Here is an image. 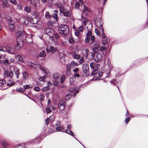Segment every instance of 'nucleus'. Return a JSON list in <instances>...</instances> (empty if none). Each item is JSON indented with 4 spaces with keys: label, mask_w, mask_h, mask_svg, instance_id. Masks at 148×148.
Listing matches in <instances>:
<instances>
[{
    "label": "nucleus",
    "mask_w": 148,
    "mask_h": 148,
    "mask_svg": "<svg viewBox=\"0 0 148 148\" xmlns=\"http://www.w3.org/2000/svg\"><path fill=\"white\" fill-rule=\"evenodd\" d=\"M58 30L59 33L63 36H66L69 32L68 26L64 24H62L60 26Z\"/></svg>",
    "instance_id": "nucleus-1"
},
{
    "label": "nucleus",
    "mask_w": 148,
    "mask_h": 148,
    "mask_svg": "<svg viewBox=\"0 0 148 148\" xmlns=\"http://www.w3.org/2000/svg\"><path fill=\"white\" fill-rule=\"evenodd\" d=\"M76 78L74 77H71L69 79V82L70 86L69 88V91L72 92L75 91L76 88L75 86Z\"/></svg>",
    "instance_id": "nucleus-2"
},
{
    "label": "nucleus",
    "mask_w": 148,
    "mask_h": 148,
    "mask_svg": "<svg viewBox=\"0 0 148 148\" xmlns=\"http://www.w3.org/2000/svg\"><path fill=\"white\" fill-rule=\"evenodd\" d=\"M60 75L59 73H55L53 75V84L55 86H57L58 84V82Z\"/></svg>",
    "instance_id": "nucleus-3"
},
{
    "label": "nucleus",
    "mask_w": 148,
    "mask_h": 148,
    "mask_svg": "<svg viewBox=\"0 0 148 148\" xmlns=\"http://www.w3.org/2000/svg\"><path fill=\"white\" fill-rule=\"evenodd\" d=\"M94 59L96 62H100L103 59L102 56L99 52H96L94 54Z\"/></svg>",
    "instance_id": "nucleus-4"
},
{
    "label": "nucleus",
    "mask_w": 148,
    "mask_h": 148,
    "mask_svg": "<svg viewBox=\"0 0 148 148\" xmlns=\"http://www.w3.org/2000/svg\"><path fill=\"white\" fill-rule=\"evenodd\" d=\"M44 32L51 37H52L54 34V31L52 29L49 28L45 29Z\"/></svg>",
    "instance_id": "nucleus-5"
},
{
    "label": "nucleus",
    "mask_w": 148,
    "mask_h": 148,
    "mask_svg": "<svg viewBox=\"0 0 148 148\" xmlns=\"http://www.w3.org/2000/svg\"><path fill=\"white\" fill-rule=\"evenodd\" d=\"M100 28L101 29L102 32V38L103 39V45H106L107 43L108 40L107 38H106L105 35L104 33V29H103L102 25H100Z\"/></svg>",
    "instance_id": "nucleus-6"
},
{
    "label": "nucleus",
    "mask_w": 148,
    "mask_h": 148,
    "mask_svg": "<svg viewBox=\"0 0 148 148\" xmlns=\"http://www.w3.org/2000/svg\"><path fill=\"white\" fill-rule=\"evenodd\" d=\"M24 37L23 38L26 39V41L29 43H31L32 42V35L25 34L24 35Z\"/></svg>",
    "instance_id": "nucleus-7"
},
{
    "label": "nucleus",
    "mask_w": 148,
    "mask_h": 148,
    "mask_svg": "<svg viewBox=\"0 0 148 148\" xmlns=\"http://www.w3.org/2000/svg\"><path fill=\"white\" fill-rule=\"evenodd\" d=\"M13 76V72L10 71L5 70L4 72V76L5 77L12 78Z\"/></svg>",
    "instance_id": "nucleus-8"
},
{
    "label": "nucleus",
    "mask_w": 148,
    "mask_h": 148,
    "mask_svg": "<svg viewBox=\"0 0 148 148\" xmlns=\"http://www.w3.org/2000/svg\"><path fill=\"white\" fill-rule=\"evenodd\" d=\"M39 68L41 70L44 71L45 74L47 75L49 74V71L45 67H41L40 65V66L39 67L37 66V65L34 66V69H38Z\"/></svg>",
    "instance_id": "nucleus-9"
},
{
    "label": "nucleus",
    "mask_w": 148,
    "mask_h": 148,
    "mask_svg": "<svg viewBox=\"0 0 148 148\" xmlns=\"http://www.w3.org/2000/svg\"><path fill=\"white\" fill-rule=\"evenodd\" d=\"M23 45L22 41H17L16 45L14 46V48L16 50H19L23 47Z\"/></svg>",
    "instance_id": "nucleus-10"
},
{
    "label": "nucleus",
    "mask_w": 148,
    "mask_h": 148,
    "mask_svg": "<svg viewBox=\"0 0 148 148\" xmlns=\"http://www.w3.org/2000/svg\"><path fill=\"white\" fill-rule=\"evenodd\" d=\"M58 50V49L57 47H55L52 46H51L49 49H47V52L52 53H54Z\"/></svg>",
    "instance_id": "nucleus-11"
},
{
    "label": "nucleus",
    "mask_w": 148,
    "mask_h": 148,
    "mask_svg": "<svg viewBox=\"0 0 148 148\" xmlns=\"http://www.w3.org/2000/svg\"><path fill=\"white\" fill-rule=\"evenodd\" d=\"M6 85V81L5 79H2L0 80V86L2 87L3 89H5L7 88L5 87Z\"/></svg>",
    "instance_id": "nucleus-12"
},
{
    "label": "nucleus",
    "mask_w": 148,
    "mask_h": 148,
    "mask_svg": "<svg viewBox=\"0 0 148 148\" xmlns=\"http://www.w3.org/2000/svg\"><path fill=\"white\" fill-rule=\"evenodd\" d=\"M63 14L64 16L68 17H70L71 16V13L69 11V9H63Z\"/></svg>",
    "instance_id": "nucleus-13"
},
{
    "label": "nucleus",
    "mask_w": 148,
    "mask_h": 148,
    "mask_svg": "<svg viewBox=\"0 0 148 148\" xmlns=\"http://www.w3.org/2000/svg\"><path fill=\"white\" fill-rule=\"evenodd\" d=\"M5 50V51H7L8 53H12L14 52V50L13 49L9 47H4Z\"/></svg>",
    "instance_id": "nucleus-14"
},
{
    "label": "nucleus",
    "mask_w": 148,
    "mask_h": 148,
    "mask_svg": "<svg viewBox=\"0 0 148 148\" xmlns=\"http://www.w3.org/2000/svg\"><path fill=\"white\" fill-rule=\"evenodd\" d=\"M65 104L64 102H60L58 104L59 109L61 111L64 110L65 108Z\"/></svg>",
    "instance_id": "nucleus-15"
},
{
    "label": "nucleus",
    "mask_w": 148,
    "mask_h": 148,
    "mask_svg": "<svg viewBox=\"0 0 148 148\" xmlns=\"http://www.w3.org/2000/svg\"><path fill=\"white\" fill-rule=\"evenodd\" d=\"M27 65L31 69H34V66L37 65L38 66H40V64H36L30 62H28L27 63Z\"/></svg>",
    "instance_id": "nucleus-16"
},
{
    "label": "nucleus",
    "mask_w": 148,
    "mask_h": 148,
    "mask_svg": "<svg viewBox=\"0 0 148 148\" xmlns=\"http://www.w3.org/2000/svg\"><path fill=\"white\" fill-rule=\"evenodd\" d=\"M89 71H83L82 72V73L81 75L82 77H87L89 75Z\"/></svg>",
    "instance_id": "nucleus-17"
},
{
    "label": "nucleus",
    "mask_w": 148,
    "mask_h": 148,
    "mask_svg": "<svg viewBox=\"0 0 148 148\" xmlns=\"http://www.w3.org/2000/svg\"><path fill=\"white\" fill-rule=\"evenodd\" d=\"M25 34H26L25 33H24V34L23 33V31L21 30H19L18 32H17L16 34V35L17 36H23V38H24V35Z\"/></svg>",
    "instance_id": "nucleus-18"
},
{
    "label": "nucleus",
    "mask_w": 148,
    "mask_h": 148,
    "mask_svg": "<svg viewBox=\"0 0 148 148\" xmlns=\"http://www.w3.org/2000/svg\"><path fill=\"white\" fill-rule=\"evenodd\" d=\"M89 66L87 64H84L82 66V71H88Z\"/></svg>",
    "instance_id": "nucleus-19"
},
{
    "label": "nucleus",
    "mask_w": 148,
    "mask_h": 148,
    "mask_svg": "<svg viewBox=\"0 0 148 148\" xmlns=\"http://www.w3.org/2000/svg\"><path fill=\"white\" fill-rule=\"evenodd\" d=\"M1 144L5 148H7L9 145V144L8 142L5 140H3L2 141Z\"/></svg>",
    "instance_id": "nucleus-20"
},
{
    "label": "nucleus",
    "mask_w": 148,
    "mask_h": 148,
    "mask_svg": "<svg viewBox=\"0 0 148 148\" xmlns=\"http://www.w3.org/2000/svg\"><path fill=\"white\" fill-rule=\"evenodd\" d=\"M87 57L89 59L91 60L94 58V54L92 53H89L87 54Z\"/></svg>",
    "instance_id": "nucleus-21"
},
{
    "label": "nucleus",
    "mask_w": 148,
    "mask_h": 148,
    "mask_svg": "<svg viewBox=\"0 0 148 148\" xmlns=\"http://www.w3.org/2000/svg\"><path fill=\"white\" fill-rule=\"evenodd\" d=\"M66 79V77L64 75H62L60 78V82L61 84H63Z\"/></svg>",
    "instance_id": "nucleus-22"
},
{
    "label": "nucleus",
    "mask_w": 148,
    "mask_h": 148,
    "mask_svg": "<svg viewBox=\"0 0 148 148\" xmlns=\"http://www.w3.org/2000/svg\"><path fill=\"white\" fill-rule=\"evenodd\" d=\"M20 21L24 24H27L28 23V21L26 20L24 17L21 18L20 19Z\"/></svg>",
    "instance_id": "nucleus-23"
},
{
    "label": "nucleus",
    "mask_w": 148,
    "mask_h": 148,
    "mask_svg": "<svg viewBox=\"0 0 148 148\" xmlns=\"http://www.w3.org/2000/svg\"><path fill=\"white\" fill-rule=\"evenodd\" d=\"M56 130L57 131H61L64 132H65V130H64V128L62 126L58 127L56 128Z\"/></svg>",
    "instance_id": "nucleus-24"
},
{
    "label": "nucleus",
    "mask_w": 148,
    "mask_h": 148,
    "mask_svg": "<svg viewBox=\"0 0 148 148\" xmlns=\"http://www.w3.org/2000/svg\"><path fill=\"white\" fill-rule=\"evenodd\" d=\"M40 56L41 57H45L46 56V54L44 51L42 50L40 53Z\"/></svg>",
    "instance_id": "nucleus-25"
},
{
    "label": "nucleus",
    "mask_w": 148,
    "mask_h": 148,
    "mask_svg": "<svg viewBox=\"0 0 148 148\" xmlns=\"http://www.w3.org/2000/svg\"><path fill=\"white\" fill-rule=\"evenodd\" d=\"M39 98L41 101H43L44 99V95L43 93H40L39 96Z\"/></svg>",
    "instance_id": "nucleus-26"
},
{
    "label": "nucleus",
    "mask_w": 148,
    "mask_h": 148,
    "mask_svg": "<svg viewBox=\"0 0 148 148\" xmlns=\"http://www.w3.org/2000/svg\"><path fill=\"white\" fill-rule=\"evenodd\" d=\"M15 57L16 59L18 60L21 62H23V61L22 57L19 55L16 56Z\"/></svg>",
    "instance_id": "nucleus-27"
},
{
    "label": "nucleus",
    "mask_w": 148,
    "mask_h": 148,
    "mask_svg": "<svg viewBox=\"0 0 148 148\" xmlns=\"http://www.w3.org/2000/svg\"><path fill=\"white\" fill-rule=\"evenodd\" d=\"M98 70L97 69H93V71L91 74V75L93 76L95 75L98 72Z\"/></svg>",
    "instance_id": "nucleus-28"
},
{
    "label": "nucleus",
    "mask_w": 148,
    "mask_h": 148,
    "mask_svg": "<svg viewBox=\"0 0 148 148\" xmlns=\"http://www.w3.org/2000/svg\"><path fill=\"white\" fill-rule=\"evenodd\" d=\"M25 144L24 143H22L18 145L14 148H25Z\"/></svg>",
    "instance_id": "nucleus-29"
},
{
    "label": "nucleus",
    "mask_w": 148,
    "mask_h": 148,
    "mask_svg": "<svg viewBox=\"0 0 148 148\" xmlns=\"http://www.w3.org/2000/svg\"><path fill=\"white\" fill-rule=\"evenodd\" d=\"M25 10L27 13H29L31 11V9L30 7L27 6L24 8Z\"/></svg>",
    "instance_id": "nucleus-30"
},
{
    "label": "nucleus",
    "mask_w": 148,
    "mask_h": 148,
    "mask_svg": "<svg viewBox=\"0 0 148 148\" xmlns=\"http://www.w3.org/2000/svg\"><path fill=\"white\" fill-rule=\"evenodd\" d=\"M3 3V5L4 7L5 8L8 7V4L6 0H1Z\"/></svg>",
    "instance_id": "nucleus-31"
},
{
    "label": "nucleus",
    "mask_w": 148,
    "mask_h": 148,
    "mask_svg": "<svg viewBox=\"0 0 148 148\" xmlns=\"http://www.w3.org/2000/svg\"><path fill=\"white\" fill-rule=\"evenodd\" d=\"M39 3L38 1H34L33 2H31V4L34 6V7H36L37 6V4Z\"/></svg>",
    "instance_id": "nucleus-32"
},
{
    "label": "nucleus",
    "mask_w": 148,
    "mask_h": 148,
    "mask_svg": "<svg viewBox=\"0 0 148 148\" xmlns=\"http://www.w3.org/2000/svg\"><path fill=\"white\" fill-rule=\"evenodd\" d=\"M85 14L83 13L82 16L81 20H82V21L83 22H85L87 21V19L86 18V17H84V15Z\"/></svg>",
    "instance_id": "nucleus-33"
},
{
    "label": "nucleus",
    "mask_w": 148,
    "mask_h": 148,
    "mask_svg": "<svg viewBox=\"0 0 148 148\" xmlns=\"http://www.w3.org/2000/svg\"><path fill=\"white\" fill-rule=\"evenodd\" d=\"M57 7L60 8V11L61 13L62 12L63 8H62V5L58 4L57 5Z\"/></svg>",
    "instance_id": "nucleus-34"
},
{
    "label": "nucleus",
    "mask_w": 148,
    "mask_h": 148,
    "mask_svg": "<svg viewBox=\"0 0 148 148\" xmlns=\"http://www.w3.org/2000/svg\"><path fill=\"white\" fill-rule=\"evenodd\" d=\"M90 68L92 69H97L96 68V66L94 63H91L90 64Z\"/></svg>",
    "instance_id": "nucleus-35"
},
{
    "label": "nucleus",
    "mask_w": 148,
    "mask_h": 148,
    "mask_svg": "<svg viewBox=\"0 0 148 148\" xmlns=\"http://www.w3.org/2000/svg\"><path fill=\"white\" fill-rule=\"evenodd\" d=\"M65 132H66L67 133L69 134L70 135H71V136H74V135L73 134V132L72 131H71L70 130H65Z\"/></svg>",
    "instance_id": "nucleus-36"
},
{
    "label": "nucleus",
    "mask_w": 148,
    "mask_h": 148,
    "mask_svg": "<svg viewBox=\"0 0 148 148\" xmlns=\"http://www.w3.org/2000/svg\"><path fill=\"white\" fill-rule=\"evenodd\" d=\"M55 119V117L53 115H51L48 118L50 121L51 122H53Z\"/></svg>",
    "instance_id": "nucleus-37"
},
{
    "label": "nucleus",
    "mask_w": 148,
    "mask_h": 148,
    "mask_svg": "<svg viewBox=\"0 0 148 148\" xmlns=\"http://www.w3.org/2000/svg\"><path fill=\"white\" fill-rule=\"evenodd\" d=\"M23 76L24 78L26 79L28 78V75L26 72H25L23 73Z\"/></svg>",
    "instance_id": "nucleus-38"
},
{
    "label": "nucleus",
    "mask_w": 148,
    "mask_h": 148,
    "mask_svg": "<svg viewBox=\"0 0 148 148\" xmlns=\"http://www.w3.org/2000/svg\"><path fill=\"white\" fill-rule=\"evenodd\" d=\"M90 38L88 37H86L85 39V42L87 44H88L90 42Z\"/></svg>",
    "instance_id": "nucleus-39"
},
{
    "label": "nucleus",
    "mask_w": 148,
    "mask_h": 148,
    "mask_svg": "<svg viewBox=\"0 0 148 148\" xmlns=\"http://www.w3.org/2000/svg\"><path fill=\"white\" fill-rule=\"evenodd\" d=\"M81 57V56L79 54H75L73 56V57L76 59H79Z\"/></svg>",
    "instance_id": "nucleus-40"
},
{
    "label": "nucleus",
    "mask_w": 148,
    "mask_h": 148,
    "mask_svg": "<svg viewBox=\"0 0 148 148\" xmlns=\"http://www.w3.org/2000/svg\"><path fill=\"white\" fill-rule=\"evenodd\" d=\"M84 29V27L82 26H81L79 27L78 30L80 32H82Z\"/></svg>",
    "instance_id": "nucleus-41"
},
{
    "label": "nucleus",
    "mask_w": 148,
    "mask_h": 148,
    "mask_svg": "<svg viewBox=\"0 0 148 148\" xmlns=\"http://www.w3.org/2000/svg\"><path fill=\"white\" fill-rule=\"evenodd\" d=\"M16 90L18 92H24L25 91V90L21 87H19L18 88H17L16 89Z\"/></svg>",
    "instance_id": "nucleus-42"
},
{
    "label": "nucleus",
    "mask_w": 148,
    "mask_h": 148,
    "mask_svg": "<svg viewBox=\"0 0 148 148\" xmlns=\"http://www.w3.org/2000/svg\"><path fill=\"white\" fill-rule=\"evenodd\" d=\"M14 82L13 81L11 82H9L7 83V85L9 86H11L14 85Z\"/></svg>",
    "instance_id": "nucleus-43"
},
{
    "label": "nucleus",
    "mask_w": 148,
    "mask_h": 148,
    "mask_svg": "<svg viewBox=\"0 0 148 148\" xmlns=\"http://www.w3.org/2000/svg\"><path fill=\"white\" fill-rule=\"evenodd\" d=\"M71 69H66V74L67 75H69L71 74Z\"/></svg>",
    "instance_id": "nucleus-44"
},
{
    "label": "nucleus",
    "mask_w": 148,
    "mask_h": 148,
    "mask_svg": "<svg viewBox=\"0 0 148 148\" xmlns=\"http://www.w3.org/2000/svg\"><path fill=\"white\" fill-rule=\"evenodd\" d=\"M9 27L10 28V30L11 31H13L14 28V26L13 24L10 23L9 24Z\"/></svg>",
    "instance_id": "nucleus-45"
},
{
    "label": "nucleus",
    "mask_w": 148,
    "mask_h": 148,
    "mask_svg": "<svg viewBox=\"0 0 148 148\" xmlns=\"http://www.w3.org/2000/svg\"><path fill=\"white\" fill-rule=\"evenodd\" d=\"M9 63V60L7 59H6L4 60L3 62V64L5 65H7Z\"/></svg>",
    "instance_id": "nucleus-46"
},
{
    "label": "nucleus",
    "mask_w": 148,
    "mask_h": 148,
    "mask_svg": "<svg viewBox=\"0 0 148 148\" xmlns=\"http://www.w3.org/2000/svg\"><path fill=\"white\" fill-rule=\"evenodd\" d=\"M49 89V88L48 86H47L46 87H44L43 88H42V90L43 91L46 92Z\"/></svg>",
    "instance_id": "nucleus-47"
},
{
    "label": "nucleus",
    "mask_w": 148,
    "mask_h": 148,
    "mask_svg": "<svg viewBox=\"0 0 148 148\" xmlns=\"http://www.w3.org/2000/svg\"><path fill=\"white\" fill-rule=\"evenodd\" d=\"M95 31L96 34L99 36L101 35V33L99 30L97 29H95Z\"/></svg>",
    "instance_id": "nucleus-48"
},
{
    "label": "nucleus",
    "mask_w": 148,
    "mask_h": 148,
    "mask_svg": "<svg viewBox=\"0 0 148 148\" xmlns=\"http://www.w3.org/2000/svg\"><path fill=\"white\" fill-rule=\"evenodd\" d=\"M80 32L78 30H75V34L77 36H78L79 35V33Z\"/></svg>",
    "instance_id": "nucleus-49"
},
{
    "label": "nucleus",
    "mask_w": 148,
    "mask_h": 148,
    "mask_svg": "<svg viewBox=\"0 0 148 148\" xmlns=\"http://www.w3.org/2000/svg\"><path fill=\"white\" fill-rule=\"evenodd\" d=\"M34 90L36 92H39L40 90V88L38 86H35L34 87Z\"/></svg>",
    "instance_id": "nucleus-50"
},
{
    "label": "nucleus",
    "mask_w": 148,
    "mask_h": 148,
    "mask_svg": "<svg viewBox=\"0 0 148 148\" xmlns=\"http://www.w3.org/2000/svg\"><path fill=\"white\" fill-rule=\"evenodd\" d=\"M45 16L46 18H49L50 16L49 13L48 12H46L45 14Z\"/></svg>",
    "instance_id": "nucleus-51"
},
{
    "label": "nucleus",
    "mask_w": 148,
    "mask_h": 148,
    "mask_svg": "<svg viewBox=\"0 0 148 148\" xmlns=\"http://www.w3.org/2000/svg\"><path fill=\"white\" fill-rule=\"evenodd\" d=\"M46 111L48 114L50 113L51 112V110L49 108H46Z\"/></svg>",
    "instance_id": "nucleus-52"
},
{
    "label": "nucleus",
    "mask_w": 148,
    "mask_h": 148,
    "mask_svg": "<svg viewBox=\"0 0 148 148\" xmlns=\"http://www.w3.org/2000/svg\"><path fill=\"white\" fill-rule=\"evenodd\" d=\"M23 87L24 89H29L31 88V87L29 85H25L23 86Z\"/></svg>",
    "instance_id": "nucleus-53"
},
{
    "label": "nucleus",
    "mask_w": 148,
    "mask_h": 148,
    "mask_svg": "<svg viewBox=\"0 0 148 148\" xmlns=\"http://www.w3.org/2000/svg\"><path fill=\"white\" fill-rule=\"evenodd\" d=\"M87 36L90 38V37L92 36V33L90 31H88L87 34Z\"/></svg>",
    "instance_id": "nucleus-54"
},
{
    "label": "nucleus",
    "mask_w": 148,
    "mask_h": 148,
    "mask_svg": "<svg viewBox=\"0 0 148 148\" xmlns=\"http://www.w3.org/2000/svg\"><path fill=\"white\" fill-rule=\"evenodd\" d=\"M53 18L55 19L57 21L58 19V17L57 14H53V16H52Z\"/></svg>",
    "instance_id": "nucleus-55"
},
{
    "label": "nucleus",
    "mask_w": 148,
    "mask_h": 148,
    "mask_svg": "<svg viewBox=\"0 0 148 148\" xmlns=\"http://www.w3.org/2000/svg\"><path fill=\"white\" fill-rule=\"evenodd\" d=\"M45 76H44L42 77H40L39 78V79L40 81L44 82L45 80Z\"/></svg>",
    "instance_id": "nucleus-56"
},
{
    "label": "nucleus",
    "mask_w": 148,
    "mask_h": 148,
    "mask_svg": "<svg viewBox=\"0 0 148 148\" xmlns=\"http://www.w3.org/2000/svg\"><path fill=\"white\" fill-rule=\"evenodd\" d=\"M84 62V59L83 57H82L79 61V63L80 64L83 63Z\"/></svg>",
    "instance_id": "nucleus-57"
},
{
    "label": "nucleus",
    "mask_w": 148,
    "mask_h": 148,
    "mask_svg": "<svg viewBox=\"0 0 148 148\" xmlns=\"http://www.w3.org/2000/svg\"><path fill=\"white\" fill-rule=\"evenodd\" d=\"M106 48L104 46H102L100 48V50L101 51H102L103 50H106Z\"/></svg>",
    "instance_id": "nucleus-58"
},
{
    "label": "nucleus",
    "mask_w": 148,
    "mask_h": 148,
    "mask_svg": "<svg viewBox=\"0 0 148 148\" xmlns=\"http://www.w3.org/2000/svg\"><path fill=\"white\" fill-rule=\"evenodd\" d=\"M130 117H128L126 118L125 119V122L127 124L128 122L130 121Z\"/></svg>",
    "instance_id": "nucleus-59"
},
{
    "label": "nucleus",
    "mask_w": 148,
    "mask_h": 148,
    "mask_svg": "<svg viewBox=\"0 0 148 148\" xmlns=\"http://www.w3.org/2000/svg\"><path fill=\"white\" fill-rule=\"evenodd\" d=\"M53 36H54V37H55V38L57 39H58L60 38V36L58 34L56 33L55 34H54Z\"/></svg>",
    "instance_id": "nucleus-60"
},
{
    "label": "nucleus",
    "mask_w": 148,
    "mask_h": 148,
    "mask_svg": "<svg viewBox=\"0 0 148 148\" xmlns=\"http://www.w3.org/2000/svg\"><path fill=\"white\" fill-rule=\"evenodd\" d=\"M79 71V69L78 68H76L75 69H74L73 70V71L74 73H77Z\"/></svg>",
    "instance_id": "nucleus-61"
},
{
    "label": "nucleus",
    "mask_w": 148,
    "mask_h": 148,
    "mask_svg": "<svg viewBox=\"0 0 148 148\" xmlns=\"http://www.w3.org/2000/svg\"><path fill=\"white\" fill-rule=\"evenodd\" d=\"M71 65H73V66H77V64L74 61L72 62H71Z\"/></svg>",
    "instance_id": "nucleus-62"
},
{
    "label": "nucleus",
    "mask_w": 148,
    "mask_h": 148,
    "mask_svg": "<svg viewBox=\"0 0 148 148\" xmlns=\"http://www.w3.org/2000/svg\"><path fill=\"white\" fill-rule=\"evenodd\" d=\"M9 1L10 2L12 3L14 5H15L16 4V2L15 0H9Z\"/></svg>",
    "instance_id": "nucleus-63"
},
{
    "label": "nucleus",
    "mask_w": 148,
    "mask_h": 148,
    "mask_svg": "<svg viewBox=\"0 0 148 148\" xmlns=\"http://www.w3.org/2000/svg\"><path fill=\"white\" fill-rule=\"evenodd\" d=\"M74 77L75 78V77H79L80 76V75L77 73H75L74 75Z\"/></svg>",
    "instance_id": "nucleus-64"
}]
</instances>
